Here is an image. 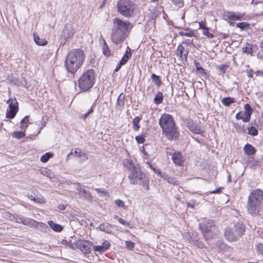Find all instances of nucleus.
<instances>
[{
  "instance_id": "1",
  "label": "nucleus",
  "mask_w": 263,
  "mask_h": 263,
  "mask_svg": "<svg viewBox=\"0 0 263 263\" xmlns=\"http://www.w3.org/2000/svg\"><path fill=\"white\" fill-rule=\"evenodd\" d=\"M85 58V53L81 49H74L69 51L64 62L66 70L71 73H75L83 64Z\"/></svg>"
},
{
  "instance_id": "2",
  "label": "nucleus",
  "mask_w": 263,
  "mask_h": 263,
  "mask_svg": "<svg viewBox=\"0 0 263 263\" xmlns=\"http://www.w3.org/2000/svg\"><path fill=\"white\" fill-rule=\"evenodd\" d=\"M159 124L163 134L168 140H174L178 137L179 133L172 116L167 114H163L159 119Z\"/></svg>"
},
{
  "instance_id": "3",
  "label": "nucleus",
  "mask_w": 263,
  "mask_h": 263,
  "mask_svg": "<svg viewBox=\"0 0 263 263\" xmlns=\"http://www.w3.org/2000/svg\"><path fill=\"white\" fill-rule=\"evenodd\" d=\"M263 206V191L256 189L248 197L247 210L249 214L256 216L260 214Z\"/></svg>"
},
{
  "instance_id": "4",
  "label": "nucleus",
  "mask_w": 263,
  "mask_h": 263,
  "mask_svg": "<svg viewBox=\"0 0 263 263\" xmlns=\"http://www.w3.org/2000/svg\"><path fill=\"white\" fill-rule=\"evenodd\" d=\"M112 24L111 40L114 43L118 44L124 40L130 24L128 21H123L118 18H115Z\"/></svg>"
},
{
  "instance_id": "5",
  "label": "nucleus",
  "mask_w": 263,
  "mask_h": 263,
  "mask_svg": "<svg viewBox=\"0 0 263 263\" xmlns=\"http://www.w3.org/2000/svg\"><path fill=\"white\" fill-rule=\"evenodd\" d=\"M199 228L206 240L215 238L219 233L218 229L213 220L203 221L199 224Z\"/></svg>"
},
{
  "instance_id": "6",
  "label": "nucleus",
  "mask_w": 263,
  "mask_h": 263,
  "mask_svg": "<svg viewBox=\"0 0 263 263\" xmlns=\"http://www.w3.org/2000/svg\"><path fill=\"white\" fill-rule=\"evenodd\" d=\"M95 76L93 69L85 71L78 81V86L81 90L85 91L91 88L95 83Z\"/></svg>"
},
{
  "instance_id": "7",
  "label": "nucleus",
  "mask_w": 263,
  "mask_h": 263,
  "mask_svg": "<svg viewBox=\"0 0 263 263\" xmlns=\"http://www.w3.org/2000/svg\"><path fill=\"white\" fill-rule=\"evenodd\" d=\"M128 177L131 184H140L148 189L147 179L145 174L142 172L140 166L130 171Z\"/></svg>"
},
{
  "instance_id": "8",
  "label": "nucleus",
  "mask_w": 263,
  "mask_h": 263,
  "mask_svg": "<svg viewBox=\"0 0 263 263\" xmlns=\"http://www.w3.org/2000/svg\"><path fill=\"white\" fill-rule=\"evenodd\" d=\"M245 227L240 223L234 225L233 228H228L225 230L224 236L229 241H236L244 233Z\"/></svg>"
},
{
  "instance_id": "9",
  "label": "nucleus",
  "mask_w": 263,
  "mask_h": 263,
  "mask_svg": "<svg viewBox=\"0 0 263 263\" xmlns=\"http://www.w3.org/2000/svg\"><path fill=\"white\" fill-rule=\"evenodd\" d=\"M117 8L121 14L128 17L134 13L135 6L130 0H120L117 3Z\"/></svg>"
},
{
  "instance_id": "10",
  "label": "nucleus",
  "mask_w": 263,
  "mask_h": 263,
  "mask_svg": "<svg viewBox=\"0 0 263 263\" xmlns=\"http://www.w3.org/2000/svg\"><path fill=\"white\" fill-rule=\"evenodd\" d=\"M16 222L23 224L31 228H36L39 224H40L41 227L47 228V226L44 223H40L33 219L25 217L20 215H16Z\"/></svg>"
},
{
  "instance_id": "11",
  "label": "nucleus",
  "mask_w": 263,
  "mask_h": 263,
  "mask_svg": "<svg viewBox=\"0 0 263 263\" xmlns=\"http://www.w3.org/2000/svg\"><path fill=\"white\" fill-rule=\"evenodd\" d=\"M7 103L9 105V109L6 111V117L13 119L15 116L18 110V104L15 99H9Z\"/></svg>"
},
{
  "instance_id": "12",
  "label": "nucleus",
  "mask_w": 263,
  "mask_h": 263,
  "mask_svg": "<svg viewBox=\"0 0 263 263\" xmlns=\"http://www.w3.org/2000/svg\"><path fill=\"white\" fill-rule=\"evenodd\" d=\"M75 33V30L72 25L70 24H66L62 31L61 37L65 41V43L67 41L71 40Z\"/></svg>"
},
{
  "instance_id": "13",
  "label": "nucleus",
  "mask_w": 263,
  "mask_h": 263,
  "mask_svg": "<svg viewBox=\"0 0 263 263\" xmlns=\"http://www.w3.org/2000/svg\"><path fill=\"white\" fill-rule=\"evenodd\" d=\"M77 190L80 196L87 200H91L92 196L90 192L89 191H86L80 183L77 184Z\"/></svg>"
},
{
  "instance_id": "14",
  "label": "nucleus",
  "mask_w": 263,
  "mask_h": 263,
  "mask_svg": "<svg viewBox=\"0 0 263 263\" xmlns=\"http://www.w3.org/2000/svg\"><path fill=\"white\" fill-rule=\"evenodd\" d=\"M187 125L190 130L194 134H201L203 133L201 127L197 123H195L192 121H189Z\"/></svg>"
},
{
  "instance_id": "15",
  "label": "nucleus",
  "mask_w": 263,
  "mask_h": 263,
  "mask_svg": "<svg viewBox=\"0 0 263 263\" xmlns=\"http://www.w3.org/2000/svg\"><path fill=\"white\" fill-rule=\"evenodd\" d=\"M123 164L129 172L130 171L139 166L134 160L130 158L125 159L123 160Z\"/></svg>"
},
{
  "instance_id": "16",
  "label": "nucleus",
  "mask_w": 263,
  "mask_h": 263,
  "mask_svg": "<svg viewBox=\"0 0 263 263\" xmlns=\"http://www.w3.org/2000/svg\"><path fill=\"white\" fill-rule=\"evenodd\" d=\"M189 51L187 49H185V48L182 45H179L177 48L176 54L178 56H179L180 59L182 61H186Z\"/></svg>"
},
{
  "instance_id": "17",
  "label": "nucleus",
  "mask_w": 263,
  "mask_h": 263,
  "mask_svg": "<svg viewBox=\"0 0 263 263\" xmlns=\"http://www.w3.org/2000/svg\"><path fill=\"white\" fill-rule=\"evenodd\" d=\"M110 246L109 242L107 240H105L101 245L93 246V250L96 252L100 253L104 252L108 250Z\"/></svg>"
},
{
  "instance_id": "18",
  "label": "nucleus",
  "mask_w": 263,
  "mask_h": 263,
  "mask_svg": "<svg viewBox=\"0 0 263 263\" xmlns=\"http://www.w3.org/2000/svg\"><path fill=\"white\" fill-rule=\"evenodd\" d=\"M174 162L178 165L182 166L184 163V159L180 153H175L172 156Z\"/></svg>"
},
{
  "instance_id": "19",
  "label": "nucleus",
  "mask_w": 263,
  "mask_h": 263,
  "mask_svg": "<svg viewBox=\"0 0 263 263\" xmlns=\"http://www.w3.org/2000/svg\"><path fill=\"white\" fill-rule=\"evenodd\" d=\"M92 245V242L88 241H85L80 243L79 247L83 252L87 254L90 252V247Z\"/></svg>"
},
{
  "instance_id": "20",
  "label": "nucleus",
  "mask_w": 263,
  "mask_h": 263,
  "mask_svg": "<svg viewBox=\"0 0 263 263\" xmlns=\"http://www.w3.org/2000/svg\"><path fill=\"white\" fill-rule=\"evenodd\" d=\"M237 120H242L244 122H248L250 120V115L247 112H239L236 115Z\"/></svg>"
},
{
  "instance_id": "21",
  "label": "nucleus",
  "mask_w": 263,
  "mask_h": 263,
  "mask_svg": "<svg viewBox=\"0 0 263 263\" xmlns=\"http://www.w3.org/2000/svg\"><path fill=\"white\" fill-rule=\"evenodd\" d=\"M112 226L108 223H101L97 229H99L100 231L105 232L107 233H110L111 232Z\"/></svg>"
},
{
  "instance_id": "22",
  "label": "nucleus",
  "mask_w": 263,
  "mask_h": 263,
  "mask_svg": "<svg viewBox=\"0 0 263 263\" xmlns=\"http://www.w3.org/2000/svg\"><path fill=\"white\" fill-rule=\"evenodd\" d=\"M74 154H76V157L80 159V161L81 163L83 162L88 159L87 155L83 153L78 148L75 150Z\"/></svg>"
},
{
  "instance_id": "23",
  "label": "nucleus",
  "mask_w": 263,
  "mask_h": 263,
  "mask_svg": "<svg viewBox=\"0 0 263 263\" xmlns=\"http://www.w3.org/2000/svg\"><path fill=\"white\" fill-rule=\"evenodd\" d=\"M243 150L245 153L248 155H253L256 152V149L254 147L250 144L245 145Z\"/></svg>"
},
{
  "instance_id": "24",
  "label": "nucleus",
  "mask_w": 263,
  "mask_h": 263,
  "mask_svg": "<svg viewBox=\"0 0 263 263\" xmlns=\"http://www.w3.org/2000/svg\"><path fill=\"white\" fill-rule=\"evenodd\" d=\"M34 36V41L35 43L39 46H45L47 45V41L45 39L42 38L41 39L38 35H35V33H33Z\"/></svg>"
},
{
  "instance_id": "25",
  "label": "nucleus",
  "mask_w": 263,
  "mask_h": 263,
  "mask_svg": "<svg viewBox=\"0 0 263 263\" xmlns=\"http://www.w3.org/2000/svg\"><path fill=\"white\" fill-rule=\"evenodd\" d=\"M48 224H49L50 227L55 232H61L63 229V227L61 225L55 223L52 221H48Z\"/></svg>"
},
{
  "instance_id": "26",
  "label": "nucleus",
  "mask_w": 263,
  "mask_h": 263,
  "mask_svg": "<svg viewBox=\"0 0 263 263\" xmlns=\"http://www.w3.org/2000/svg\"><path fill=\"white\" fill-rule=\"evenodd\" d=\"M124 105V97L121 93L117 99L116 103V108L118 109H122Z\"/></svg>"
},
{
  "instance_id": "27",
  "label": "nucleus",
  "mask_w": 263,
  "mask_h": 263,
  "mask_svg": "<svg viewBox=\"0 0 263 263\" xmlns=\"http://www.w3.org/2000/svg\"><path fill=\"white\" fill-rule=\"evenodd\" d=\"M163 96L161 92H158L154 99V102L156 104H159L162 103Z\"/></svg>"
},
{
  "instance_id": "28",
  "label": "nucleus",
  "mask_w": 263,
  "mask_h": 263,
  "mask_svg": "<svg viewBox=\"0 0 263 263\" xmlns=\"http://www.w3.org/2000/svg\"><path fill=\"white\" fill-rule=\"evenodd\" d=\"M141 120V117L139 116L136 117L133 121V129L135 131H138L140 126L139 124Z\"/></svg>"
},
{
  "instance_id": "29",
  "label": "nucleus",
  "mask_w": 263,
  "mask_h": 263,
  "mask_svg": "<svg viewBox=\"0 0 263 263\" xmlns=\"http://www.w3.org/2000/svg\"><path fill=\"white\" fill-rule=\"evenodd\" d=\"M131 56V52L130 51L128 52V51H126L125 54L122 57V59L121 60L119 63V64H120V65H123L125 64Z\"/></svg>"
},
{
  "instance_id": "30",
  "label": "nucleus",
  "mask_w": 263,
  "mask_h": 263,
  "mask_svg": "<svg viewBox=\"0 0 263 263\" xmlns=\"http://www.w3.org/2000/svg\"><path fill=\"white\" fill-rule=\"evenodd\" d=\"M244 16V14H239L236 15L234 13L229 15L228 16V18L232 21H234L235 20H241Z\"/></svg>"
},
{
  "instance_id": "31",
  "label": "nucleus",
  "mask_w": 263,
  "mask_h": 263,
  "mask_svg": "<svg viewBox=\"0 0 263 263\" xmlns=\"http://www.w3.org/2000/svg\"><path fill=\"white\" fill-rule=\"evenodd\" d=\"M103 48H102L103 53L105 56L109 57L111 55L110 50L109 49V48H108L104 39H103Z\"/></svg>"
},
{
  "instance_id": "32",
  "label": "nucleus",
  "mask_w": 263,
  "mask_h": 263,
  "mask_svg": "<svg viewBox=\"0 0 263 263\" xmlns=\"http://www.w3.org/2000/svg\"><path fill=\"white\" fill-rule=\"evenodd\" d=\"M222 103L226 106H229V105H230L232 103H234L235 102V99L234 98H230V97H226V98H224L222 101Z\"/></svg>"
},
{
  "instance_id": "33",
  "label": "nucleus",
  "mask_w": 263,
  "mask_h": 263,
  "mask_svg": "<svg viewBox=\"0 0 263 263\" xmlns=\"http://www.w3.org/2000/svg\"><path fill=\"white\" fill-rule=\"evenodd\" d=\"M28 198L31 199V200H33L34 202L38 203H43L45 202V200L43 197H34L33 195H28Z\"/></svg>"
},
{
  "instance_id": "34",
  "label": "nucleus",
  "mask_w": 263,
  "mask_h": 263,
  "mask_svg": "<svg viewBox=\"0 0 263 263\" xmlns=\"http://www.w3.org/2000/svg\"><path fill=\"white\" fill-rule=\"evenodd\" d=\"M3 216L6 219H9L12 221H15L16 222V215H14L9 212H5L3 214Z\"/></svg>"
},
{
  "instance_id": "35",
  "label": "nucleus",
  "mask_w": 263,
  "mask_h": 263,
  "mask_svg": "<svg viewBox=\"0 0 263 263\" xmlns=\"http://www.w3.org/2000/svg\"><path fill=\"white\" fill-rule=\"evenodd\" d=\"M52 156H53L52 153H47L45 154L44 155H43V156H42V157H41L40 160L42 162L45 163V162H47L50 158L52 157Z\"/></svg>"
},
{
  "instance_id": "36",
  "label": "nucleus",
  "mask_w": 263,
  "mask_h": 263,
  "mask_svg": "<svg viewBox=\"0 0 263 263\" xmlns=\"http://www.w3.org/2000/svg\"><path fill=\"white\" fill-rule=\"evenodd\" d=\"M12 136L16 139H21L25 137V133L24 132L17 131L13 132L12 134Z\"/></svg>"
},
{
  "instance_id": "37",
  "label": "nucleus",
  "mask_w": 263,
  "mask_h": 263,
  "mask_svg": "<svg viewBox=\"0 0 263 263\" xmlns=\"http://www.w3.org/2000/svg\"><path fill=\"white\" fill-rule=\"evenodd\" d=\"M28 123H29V117H28V116H26L21 121V128L22 129H25L28 126Z\"/></svg>"
},
{
  "instance_id": "38",
  "label": "nucleus",
  "mask_w": 263,
  "mask_h": 263,
  "mask_svg": "<svg viewBox=\"0 0 263 263\" xmlns=\"http://www.w3.org/2000/svg\"><path fill=\"white\" fill-rule=\"evenodd\" d=\"M165 179L170 184H173L174 185H178L179 184V181L173 177L166 176L165 177Z\"/></svg>"
},
{
  "instance_id": "39",
  "label": "nucleus",
  "mask_w": 263,
  "mask_h": 263,
  "mask_svg": "<svg viewBox=\"0 0 263 263\" xmlns=\"http://www.w3.org/2000/svg\"><path fill=\"white\" fill-rule=\"evenodd\" d=\"M242 50L245 53L248 54H252L253 52L252 49V45L251 44L247 43L246 46L242 49Z\"/></svg>"
},
{
  "instance_id": "40",
  "label": "nucleus",
  "mask_w": 263,
  "mask_h": 263,
  "mask_svg": "<svg viewBox=\"0 0 263 263\" xmlns=\"http://www.w3.org/2000/svg\"><path fill=\"white\" fill-rule=\"evenodd\" d=\"M248 134L252 136H256L258 135V130L254 126L248 127Z\"/></svg>"
},
{
  "instance_id": "41",
  "label": "nucleus",
  "mask_w": 263,
  "mask_h": 263,
  "mask_svg": "<svg viewBox=\"0 0 263 263\" xmlns=\"http://www.w3.org/2000/svg\"><path fill=\"white\" fill-rule=\"evenodd\" d=\"M195 66H196L197 70L201 74H205V71L204 69L202 68V67L200 66V64L196 62H194Z\"/></svg>"
},
{
  "instance_id": "42",
  "label": "nucleus",
  "mask_w": 263,
  "mask_h": 263,
  "mask_svg": "<svg viewBox=\"0 0 263 263\" xmlns=\"http://www.w3.org/2000/svg\"><path fill=\"white\" fill-rule=\"evenodd\" d=\"M151 78H152L153 81L155 82V83H156V85H157L158 86H159L161 84V81L160 80L159 76L153 73L152 74Z\"/></svg>"
},
{
  "instance_id": "43",
  "label": "nucleus",
  "mask_w": 263,
  "mask_h": 263,
  "mask_svg": "<svg viewBox=\"0 0 263 263\" xmlns=\"http://www.w3.org/2000/svg\"><path fill=\"white\" fill-rule=\"evenodd\" d=\"M95 190L97 191V193L100 195V196H108L109 193L107 191L99 188L95 189Z\"/></svg>"
},
{
  "instance_id": "44",
  "label": "nucleus",
  "mask_w": 263,
  "mask_h": 263,
  "mask_svg": "<svg viewBox=\"0 0 263 263\" xmlns=\"http://www.w3.org/2000/svg\"><path fill=\"white\" fill-rule=\"evenodd\" d=\"M256 250L258 254H263V244L258 243L256 246Z\"/></svg>"
},
{
  "instance_id": "45",
  "label": "nucleus",
  "mask_w": 263,
  "mask_h": 263,
  "mask_svg": "<svg viewBox=\"0 0 263 263\" xmlns=\"http://www.w3.org/2000/svg\"><path fill=\"white\" fill-rule=\"evenodd\" d=\"M41 173L44 176H46L47 177L51 178L52 174L50 173H48V170L46 168H43L41 170Z\"/></svg>"
},
{
  "instance_id": "46",
  "label": "nucleus",
  "mask_w": 263,
  "mask_h": 263,
  "mask_svg": "<svg viewBox=\"0 0 263 263\" xmlns=\"http://www.w3.org/2000/svg\"><path fill=\"white\" fill-rule=\"evenodd\" d=\"M135 139L137 141V142L139 144L143 143L145 141L144 137L142 135L136 136L135 137Z\"/></svg>"
},
{
  "instance_id": "47",
  "label": "nucleus",
  "mask_w": 263,
  "mask_h": 263,
  "mask_svg": "<svg viewBox=\"0 0 263 263\" xmlns=\"http://www.w3.org/2000/svg\"><path fill=\"white\" fill-rule=\"evenodd\" d=\"M208 30L209 29L207 27L205 29H204L202 32L203 34L206 35L210 39L213 38L214 37V35L212 33H210L208 31Z\"/></svg>"
},
{
  "instance_id": "48",
  "label": "nucleus",
  "mask_w": 263,
  "mask_h": 263,
  "mask_svg": "<svg viewBox=\"0 0 263 263\" xmlns=\"http://www.w3.org/2000/svg\"><path fill=\"white\" fill-rule=\"evenodd\" d=\"M172 2L174 5L180 8L183 5V2L182 0H172Z\"/></svg>"
},
{
  "instance_id": "49",
  "label": "nucleus",
  "mask_w": 263,
  "mask_h": 263,
  "mask_svg": "<svg viewBox=\"0 0 263 263\" xmlns=\"http://www.w3.org/2000/svg\"><path fill=\"white\" fill-rule=\"evenodd\" d=\"M115 217L116 218H118L119 222L120 223H121V224L126 226H129V223L128 222L125 221L124 219H123L121 218H119L117 216H116V215L115 216Z\"/></svg>"
},
{
  "instance_id": "50",
  "label": "nucleus",
  "mask_w": 263,
  "mask_h": 263,
  "mask_svg": "<svg viewBox=\"0 0 263 263\" xmlns=\"http://www.w3.org/2000/svg\"><path fill=\"white\" fill-rule=\"evenodd\" d=\"M248 24L246 22L238 23L236 24V27L241 29H244L248 26Z\"/></svg>"
},
{
  "instance_id": "51",
  "label": "nucleus",
  "mask_w": 263,
  "mask_h": 263,
  "mask_svg": "<svg viewBox=\"0 0 263 263\" xmlns=\"http://www.w3.org/2000/svg\"><path fill=\"white\" fill-rule=\"evenodd\" d=\"M228 67V66L226 64H223L220 66H219L218 67V69L220 71L221 73H224L226 72V69Z\"/></svg>"
},
{
  "instance_id": "52",
  "label": "nucleus",
  "mask_w": 263,
  "mask_h": 263,
  "mask_svg": "<svg viewBox=\"0 0 263 263\" xmlns=\"http://www.w3.org/2000/svg\"><path fill=\"white\" fill-rule=\"evenodd\" d=\"M125 244L126 247L129 250H132L135 246L134 243L130 241H126Z\"/></svg>"
},
{
  "instance_id": "53",
  "label": "nucleus",
  "mask_w": 263,
  "mask_h": 263,
  "mask_svg": "<svg viewBox=\"0 0 263 263\" xmlns=\"http://www.w3.org/2000/svg\"><path fill=\"white\" fill-rule=\"evenodd\" d=\"M115 204L117 206L120 208H123L125 206L124 202L120 199H117L115 200Z\"/></svg>"
},
{
  "instance_id": "54",
  "label": "nucleus",
  "mask_w": 263,
  "mask_h": 263,
  "mask_svg": "<svg viewBox=\"0 0 263 263\" xmlns=\"http://www.w3.org/2000/svg\"><path fill=\"white\" fill-rule=\"evenodd\" d=\"M244 108L245 109V112H247L251 115L252 112L251 106L249 104H246L244 106Z\"/></svg>"
},
{
  "instance_id": "55",
  "label": "nucleus",
  "mask_w": 263,
  "mask_h": 263,
  "mask_svg": "<svg viewBox=\"0 0 263 263\" xmlns=\"http://www.w3.org/2000/svg\"><path fill=\"white\" fill-rule=\"evenodd\" d=\"M179 33L182 36H186L190 37L193 36V32L192 31H191L190 32H181Z\"/></svg>"
},
{
  "instance_id": "56",
  "label": "nucleus",
  "mask_w": 263,
  "mask_h": 263,
  "mask_svg": "<svg viewBox=\"0 0 263 263\" xmlns=\"http://www.w3.org/2000/svg\"><path fill=\"white\" fill-rule=\"evenodd\" d=\"M93 111V108L92 107H91V108L85 114L83 115V119H85Z\"/></svg>"
},
{
  "instance_id": "57",
  "label": "nucleus",
  "mask_w": 263,
  "mask_h": 263,
  "mask_svg": "<svg viewBox=\"0 0 263 263\" xmlns=\"http://www.w3.org/2000/svg\"><path fill=\"white\" fill-rule=\"evenodd\" d=\"M199 28L203 29V30L206 28L204 22H201L199 23Z\"/></svg>"
},
{
  "instance_id": "58",
  "label": "nucleus",
  "mask_w": 263,
  "mask_h": 263,
  "mask_svg": "<svg viewBox=\"0 0 263 263\" xmlns=\"http://www.w3.org/2000/svg\"><path fill=\"white\" fill-rule=\"evenodd\" d=\"M220 191H221V189L219 188V189H216V190L211 192V194L218 193L220 192Z\"/></svg>"
},
{
  "instance_id": "59",
  "label": "nucleus",
  "mask_w": 263,
  "mask_h": 263,
  "mask_svg": "<svg viewBox=\"0 0 263 263\" xmlns=\"http://www.w3.org/2000/svg\"><path fill=\"white\" fill-rule=\"evenodd\" d=\"M122 66V65H120V64H119V65L117 66L115 71H118Z\"/></svg>"
},
{
  "instance_id": "60",
  "label": "nucleus",
  "mask_w": 263,
  "mask_h": 263,
  "mask_svg": "<svg viewBox=\"0 0 263 263\" xmlns=\"http://www.w3.org/2000/svg\"><path fill=\"white\" fill-rule=\"evenodd\" d=\"M256 73L257 74V75L261 74V75H262L263 76V72H262V71H260L259 70H257L256 72Z\"/></svg>"
},
{
  "instance_id": "61",
  "label": "nucleus",
  "mask_w": 263,
  "mask_h": 263,
  "mask_svg": "<svg viewBox=\"0 0 263 263\" xmlns=\"http://www.w3.org/2000/svg\"><path fill=\"white\" fill-rule=\"evenodd\" d=\"M251 72H252V70H251V71L250 72H248V76L249 77H253V74H252Z\"/></svg>"
},
{
  "instance_id": "62",
  "label": "nucleus",
  "mask_w": 263,
  "mask_h": 263,
  "mask_svg": "<svg viewBox=\"0 0 263 263\" xmlns=\"http://www.w3.org/2000/svg\"><path fill=\"white\" fill-rule=\"evenodd\" d=\"M191 43V41L190 40H187L185 42H184L183 43H186L187 44H190Z\"/></svg>"
},
{
  "instance_id": "63",
  "label": "nucleus",
  "mask_w": 263,
  "mask_h": 263,
  "mask_svg": "<svg viewBox=\"0 0 263 263\" xmlns=\"http://www.w3.org/2000/svg\"><path fill=\"white\" fill-rule=\"evenodd\" d=\"M59 209L60 210H64L65 209V207L64 205H62L61 206H60Z\"/></svg>"
},
{
  "instance_id": "64",
  "label": "nucleus",
  "mask_w": 263,
  "mask_h": 263,
  "mask_svg": "<svg viewBox=\"0 0 263 263\" xmlns=\"http://www.w3.org/2000/svg\"><path fill=\"white\" fill-rule=\"evenodd\" d=\"M260 48L263 49V40L260 43Z\"/></svg>"
}]
</instances>
